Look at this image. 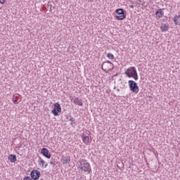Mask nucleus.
<instances>
[{
  "label": "nucleus",
  "instance_id": "f257e3e1",
  "mask_svg": "<svg viewBox=\"0 0 180 180\" xmlns=\"http://www.w3.org/2000/svg\"><path fill=\"white\" fill-rule=\"evenodd\" d=\"M77 168H79V169H82L84 172H90L91 165L88 161L84 159H80L77 162Z\"/></svg>",
  "mask_w": 180,
  "mask_h": 180
},
{
  "label": "nucleus",
  "instance_id": "f03ea898",
  "mask_svg": "<svg viewBox=\"0 0 180 180\" xmlns=\"http://www.w3.org/2000/svg\"><path fill=\"white\" fill-rule=\"evenodd\" d=\"M124 74L127 75L128 78H133L135 81L139 79V75L137 74V69L135 67L131 66L128 68Z\"/></svg>",
  "mask_w": 180,
  "mask_h": 180
},
{
  "label": "nucleus",
  "instance_id": "7ed1b4c3",
  "mask_svg": "<svg viewBox=\"0 0 180 180\" xmlns=\"http://www.w3.org/2000/svg\"><path fill=\"white\" fill-rule=\"evenodd\" d=\"M128 85L131 92H133L134 94H139V91H140V89H139L137 83H136L134 80H129Z\"/></svg>",
  "mask_w": 180,
  "mask_h": 180
},
{
  "label": "nucleus",
  "instance_id": "20e7f679",
  "mask_svg": "<svg viewBox=\"0 0 180 180\" xmlns=\"http://www.w3.org/2000/svg\"><path fill=\"white\" fill-rule=\"evenodd\" d=\"M101 68L103 71H112L113 70V63L110 61L103 62Z\"/></svg>",
  "mask_w": 180,
  "mask_h": 180
},
{
  "label": "nucleus",
  "instance_id": "39448f33",
  "mask_svg": "<svg viewBox=\"0 0 180 180\" xmlns=\"http://www.w3.org/2000/svg\"><path fill=\"white\" fill-rule=\"evenodd\" d=\"M60 112H61V105H60V103H56L54 104V108L52 110L51 113L55 116H58Z\"/></svg>",
  "mask_w": 180,
  "mask_h": 180
},
{
  "label": "nucleus",
  "instance_id": "423d86ee",
  "mask_svg": "<svg viewBox=\"0 0 180 180\" xmlns=\"http://www.w3.org/2000/svg\"><path fill=\"white\" fill-rule=\"evenodd\" d=\"M31 179L37 180L40 178V172L39 170L33 169L30 173Z\"/></svg>",
  "mask_w": 180,
  "mask_h": 180
},
{
  "label": "nucleus",
  "instance_id": "0eeeda50",
  "mask_svg": "<svg viewBox=\"0 0 180 180\" xmlns=\"http://www.w3.org/2000/svg\"><path fill=\"white\" fill-rule=\"evenodd\" d=\"M41 154H42L44 157H46V158H48L49 160L51 158V153H50V151H49V149L46 148L41 149Z\"/></svg>",
  "mask_w": 180,
  "mask_h": 180
},
{
  "label": "nucleus",
  "instance_id": "6e6552de",
  "mask_svg": "<svg viewBox=\"0 0 180 180\" xmlns=\"http://www.w3.org/2000/svg\"><path fill=\"white\" fill-rule=\"evenodd\" d=\"M155 15L157 19H161V18H164V11L162 9L159 8L155 11Z\"/></svg>",
  "mask_w": 180,
  "mask_h": 180
},
{
  "label": "nucleus",
  "instance_id": "1a4fd4ad",
  "mask_svg": "<svg viewBox=\"0 0 180 180\" xmlns=\"http://www.w3.org/2000/svg\"><path fill=\"white\" fill-rule=\"evenodd\" d=\"M73 103H75V105H77V106H82V105H84L82 103V100H81L78 97H75L73 98Z\"/></svg>",
  "mask_w": 180,
  "mask_h": 180
},
{
  "label": "nucleus",
  "instance_id": "9d476101",
  "mask_svg": "<svg viewBox=\"0 0 180 180\" xmlns=\"http://www.w3.org/2000/svg\"><path fill=\"white\" fill-rule=\"evenodd\" d=\"M61 162L63 165L70 164L71 162V158L70 156H65L61 159Z\"/></svg>",
  "mask_w": 180,
  "mask_h": 180
},
{
  "label": "nucleus",
  "instance_id": "9b49d317",
  "mask_svg": "<svg viewBox=\"0 0 180 180\" xmlns=\"http://www.w3.org/2000/svg\"><path fill=\"white\" fill-rule=\"evenodd\" d=\"M174 25H180V15H176L174 18Z\"/></svg>",
  "mask_w": 180,
  "mask_h": 180
},
{
  "label": "nucleus",
  "instance_id": "f8f14e48",
  "mask_svg": "<svg viewBox=\"0 0 180 180\" xmlns=\"http://www.w3.org/2000/svg\"><path fill=\"white\" fill-rule=\"evenodd\" d=\"M82 139V141H83V143H84V144H88V143H89L90 140H91L88 136H85V135H83Z\"/></svg>",
  "mask_w": 180,
  "mask_h": 180
},
{
  "label": "nucleus",
  "instance_id": "ddd939ff",
  "mask_svg": "<svg viewBox=\"0 0 180 180\" xmlns=\"http://www.w3.org/2000/svg\"><path fill=\"white\" fill-rule=\"evenodd\" d=\"M8 160L11 162H16L17 159H16V155H10L8 156Z\"/></svg>",
  "mask_w": 180,
  "mask_h": 180
},
{
  "label": "nucleus",
  "instance_id": "4468645a",
  "mask_svg": "<svg viewBox=\"0 0 180 180\" xmlns=\"http://www.w3.org/2000/svg\"><path fill=\"white\" fill-rule=\"evenodd\" d=\"M39 165H42V167H44V168H47V166L49 165V164L47 163V162H46L43 159L40 158Z\"/></svg>",
  "mask_w": 180,
  "mask_h": 180
},
{
  "label": "nucleus",
  "instance_id": "2eb2a0df",
  "mask_svg": "<svg viewBox=\"0 0 180 180\" xmlns=\"http://www.w3.org/2000/svg\"><path fill=\"white\" fill-rule=\"evenodd\" d=\"M160 30L162 32H167L168 30V25H165V24H162L160 26Z\"/></svg>",
  "mask_w": 180,
  "mask_h": 180
},
{
  "label": "nucleus",
  "instance_id": "dca6fc26",
  "mask_svg": "<svg viewBox=\"0 0 180 180\" xmlns=\"http://www.w3.org/2000/svg\"><path fill=\"white\" fill-rule=\"evenodd\" d=\"M117 15H124V11H123V8H118L115 11Z\"/></svg>",
  "mask_w": 180,
  "mask_h": 180
},
{
  "label": "nucleus",
  "instance_id": "f3484780",
  "mask_svg": "<svg viewBox=\"0 0 180 180\" xmlns=\"http://www.w3.org/2000/svg\"><path fill=\"white\" fill-rule=\"evenodd\" d=\"M124 18H126V16L124 15V14H121V15H117L116 16V19L117 20H123V19H124Z\"/></svg>",
  "mask_w": 180,
  "mask_h": 180
},
{
  "label": "nucleus",
  "instance_id": "a211bd4d",
  "mask_svg": "<svg viewBox=\"0 0 180 180\" xmlns=\"http://www.w3.org/2000/svg\"><path fill=\"white\" fill-rule=\"evenodd\" d=\"M107 57L109 60H113V58H115V56L111 53H108Z\"/></svg>",
  "mask_w": 180,
  "mask_h": 180
},
{
  "label": "nucleus",
  "instance_id": "6ab92c4d",
  "mask_svg": "<svg viewBox=\"0 0 180 180\" xmlns=\"http://www.w3.org/2000/svg\"><path fill=\"white\" fill-rule=\"evenodd\" d=\"M23 180H32V179L30 178V176H26L23 179Z\"/></svg>",
  "mask_w": 180,
  "mask_h": 180
},
{
  "label": "nucleus",
  "instance_id": "aec40b11",
  "mask_svg": "<svg viewBox=\"0 0 180 180\" xmlns=\"http://www.w3.org/2000/svg\"><path fill=\"white\" fill-rule=\"evenodd\" d=\"M0 4L4 5V4H5V0H0Z\"/></svg>",
  "mask_w": 180,
  "mask_h": 180
},
{
  "label": "nucleus",
  "instance_id": "412c9836",
  "mask_svg": "<svg viewBox=\"0 0 180 180\" xmlns=\"http://www.w3.org/2000/svg\"><path fill=\"white\" fill-rule=\"evenodd\" d=\"M74 120H74L73 117H72V118L70 119V121L72 122H74Z\"/></svg>",
  "mask_w": 180,
  "mask_h": 180
},
{
  "label": "nucleus",
  "instance_id": "4be33fe9",
  "mask_svg": "<svg viewBox=\"0 0 180 180\" xmlns=\"http://www.w3.org/2000/svg\"><path fill=\"white\" fill-rule=\"evenodd\" d=\"M129 8H131V9H133L134 8V5H130Z\"/></svg>",
  "mask_w": 180,
  "mask_h": 180
},
{
  "label": "nucleus",
  "instance_id": "5701e85b",
  "mask_svg": "<svg viewBox=\"0 0 180 180\" xmlns=\"http://www.w3.org/2000/svg\"><path fill=\"white\" fill-rule=\"evenodd\" d=\"M13 103L17 104V103H18V100H14V101H13Z\"/></svg>",
  "mask_w": 180,
  "mask_h": 180
},
{
  "label": "nucleus",
  "instance_id": "b1692460",
  "mask_svg": "<svg viewBox=\"0 0 180 180\" xmlns=\"http://www.w3.org/2000/svg\"><path fill=\"white\" fill-rule=\"evenodd\" d=\"M74 123L73 122H72L70 124H73Z\"/></svg>",
  "mask_w": 180,
  "mask_h": 180
}]
</instances>
